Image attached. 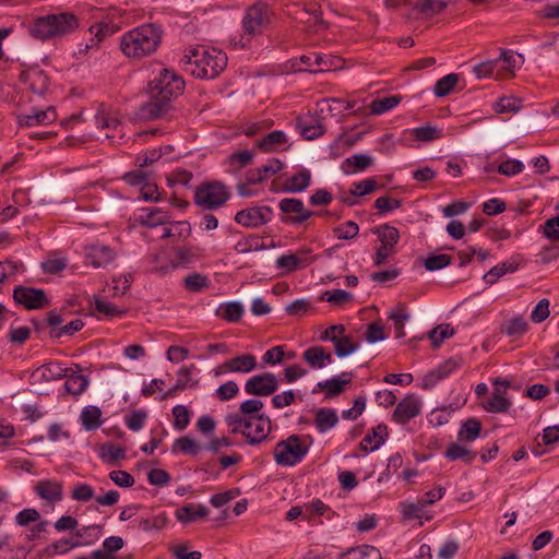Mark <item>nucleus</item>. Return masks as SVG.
Wrapping results in <instances>:
<instances>
[{"label": "nucleus", "mask_w": 559, "mask_h": 559, "mask_svg": "<svg viewBox=\"0 0 559 559\" xmlns=\"http://www.w3.org/2000/svg\"><path fill=\"white\" fill-rule=\"evenodd\" d=\"M102 412L96 406L85 407L81 414L82 424L87 430H95L102 425Z\"/></svg>", "instance_id": "c03bdc74"}, {"label": "nucleus", "mask_w": 559, "mask_h": 559, "mask_svg": "<svg viewBox=\"0 0 559 559\" xmlns=\"http://www.w3.org/2000/svg\"><path fill=\"white\" fill-rule=\"evenodd\" d=\"M359 233V226L353 222L347 221L333 228V234L338 239L350 240L354 239Z\"/></svg>", "instance_id": "3c124183"}, {"label": "nucleus", "mask_w": 559, "mask_h": 559, "mask_svg": "<svg viewBox=\"0 0 559 559\" xmlns=\"http://www.w3.org/2000/svg\"><path fill=\"white\" fill-rule=\"evenodd\" d=\"M373 233L378 235L381 245L388 246L389 248L395 247L400 239V231L397 228L383 224L374 227Z\"/></svg>", "instance_id": "72a5a7b5"}, {"label": "nucleus", "mask_w": 559, "mask_h": 559, "mask_svg": "<svg viewBox=\"0 0 559 559\" xmlns=\"http://www.w3.org/2000/svg\"><path fill=\"white\" fill-rule=\"evenodd\" d=\"M96 124L100 129L111 130L112 133H106L107 138H115L117 131H121V122L115 114L108 112L105 109V106L102 105L98 114L95 116Z\"/></svg>", "instance_id": "393cba45"}, {"label": "nucleus", "mask_w": 559, "mask_h": 559, "mask_svg": "<svg viewBox=\"0 0 559 559\" xmlns=\"http://www.w3.org/2000/svg\"><path fill=\"white\" fill-rule=\"evenodd\" d=\"M401 99L402 98L399 95H392L383 98L373 99L370 104V111L373 115L384 114L385 111L397 106Z\"/></svg>", "instance_id": "37998d69"}, {"label": "nucleus", "mask_w": 559, "mask_h": 559, "mask_svg": "<svg viewBox=\"0 0 559 559\" xmlns=\"http://www.w3.org/2000/svg\"><path fill=\"white\" fill-rule=\"evenodd\" d=\"M411 318V314L407 312L406 307L402 304H399L390 313L389 319L393 321L395 329V336L397 338L404 337V324Z\"/></svg>", "instance_id": "4c0bfd02"}, {"label": "nucleus", "mask_w": 559, "mask_h": 559, "mask_svg": "<svg viewBox=\"0 0 559 559\" xmlns=\"http://www.w3.org/2000/svg\"><path fill=\"white\" fill-rule=\"evenodd\" d=\"M388 437V427L383 424H379L373 427L360 441V448L365 452H372L380 448L384 443Z\"/></svg>", "instance_id": "aec40b11"}, {"label": "nucleus", "mask_w": 559, "mask_h": 559, "mask_svg": "<svg viewBox=\"0 0 559 559\" xmlns=\"http://www.w3.org/2000/svg\"><path fill=\"white\" fill-rule=\"evenodd\" d=\"M95 311L107 318L120 317L126 313V310L119 309L104 299H95Z\"/></svg>", "instance_id": "052dcab7"}, {"label": "nucleus", "mask_w": 559, "mask_h": 559, "mask_svg": "<svg viewBox=\"0 0 559 559\" xmlns=\"http://www.w3.org/2000/svg\"><path fill=\"white\" fill-rule=\"evenodd\" d=\"M278 389V379L272 372L255 374L245 383L247 394L257 396H269Z\"/></svg>", "instance_id": "9d476101"}, {"label": "nucleus", "mask_w": 559, "mask_h": 559, "mask_svg": "<svg viewBox=\"0 0 559 559\" xmlns=\"http://www.w3.org/2000/svg\"><path fill=\"white\" fill-rule=\"evenodd\" d=\"M311 437L292 435L275 445L274 457L278 465L294 466L302 461L309 451Z\"/></svg>", "instance_id": "39448f33"}, {"label": "nucleus", "mask_w": 559, "mask_h": 559, "mask_svg": "<svg viewBox=\"0 0 559 559\" xmlns=\"http://www.w3.org/2000/svg\"><path fill=\"white\" fill-rule=\"evenodd\" d=\"M201 445L191 437L183 436L175 440L173 452L181 451L185 454L195 456L201 451Z\"/></svg>", "instance_id": "79ce46f5"}, {"label": "nucleus", "mask_w": 559, "mask_h": 559, "mask_svg": "<svg viewBox=\"0 0 559 559\" xmlns=\"http://www.w3.org/2000/svg\"><path fill=\"white\" fill-rule=\"evenodd\" d=\"M126 456V451L123 448L115 445L112 443H105L100 448V457L106 463H114L118 460H122Z\"/></svg>", "instance_id": "8fccbe9b"}, {"label": "nucleus", "mask_w": 559, "mask_h": 559, "mask_svg": "<svg viewBox=\"0 0 559 559\" xmlns=\"http://www.w3.org/2000/svg\"><path fill=\"white\" fill-rule=\"evenodd\" d=\"M544 236L552 242H559V216L548 218L542 226Z\"/></svg>", "instance_id": "774afa93"}, {"label": "nucleus", "mask_w": 559, "mask_h": 559, "mask_svg": "<svg viewBox=\"0 0 559 559\" xmlns=\"http://www.w3.org/2000/svg\"><path fill=\"white\" fill-rule=\"evenodd\" d=\"M300 61L308 68L311 72H323L330 71L332 68V60L330 57L321 55V53H309L305 55L300 58Z\"/></svg>", "instance_id": "c756f323"}, {"label": "nucleus", "mask_w": 559, "mask_h": 559, "mask_svg": "<svg viewBox=\"0 0 559 559\" xmlns=\"http://www.w3.org/2000/svg\"><path fill=\"white\" fill-rule=\"evenodd\" d=\"M273 210L270 206H254L236 213L235 221L245 226L255 228L272 219Z\"/></svg>", "instance_id": "f8f14e48"}, {"label": "nucleus", "mask_w": 559, "mask_h": 559, "mask_svg": "<svg viewBox=\"0 0 559 559\" xmlns=\"http://www.w3.org/2000/svg\"><path fill=\"white\" fill-rule=\"evenodd\" d=\"M481 431V423L478 419L469 418L465 420L459 431L460 441L472 442L476 440Z\"/></svg>", "instance_id": "f704fd0d"}, {"label": "nucleus", "mask_w": 559, "mask_h": 559, "mask_svg": "<svg viewBox=\"0 0 559 559\" xmlns=\"http://www.w3.org/2000/svg\"><path fill=\"white\" fill-rule=\"evenodd\" d=\"M311 182V174L308 169H302L295 174L283 186V191L288 193H298L305 191Z\"/></svg>", "instance_id": "bb28decb"}, {"label": "nucleus", "mask_w": 559, "mask_h": 559, "mask_svg": "<svg viewBox=\"0 0 559 559\" xmlns=\"http://www.w3.org/2000/svg\"><path fill=\"white\" fill-rule=\"evenodd\" d=\"M335 354L337 357H345L358 348V343H355L352 335H343L333 342Z\"/></svg>", "instance_id": "49530a36"}, {"label": "nucleus", "mask_w": 559, "mask_h": 559, "mask_svg": "<svg viewBox=\"0 0 559 559\" xmlns=\"http://www.w3.org/2000/svg\"><path fill=\"white\" fill-rule=\"evenodd\" d=\"M278 209L283 213L281 221L284 224L299 226L320 212L307 209L300 199L284 198L278 203Z\"/></svg>", "instance_id": "6e6552de"}, {"label": "nucleus", "mask_w": 559, "mask_h": 559, "mask_svg": "<svg viewBox=\"0 0 559 559\" xmlns=\"http://www.w3.org/2000/svg\"><path fill=\"white\" fill-rule=\"evenodd\" d=\"M13 299L27 310H40L51 304L44 289L23 285L13 289Z\"/></svg>", "instance_id": "1a4fd4ad"}, {"label": "nucleus", "mask_w": 559, "mask_h": 559, "mask_svg": "<svg viewBox=\"0 0 559 559\" xmlns=\"http://www.w3.org/2000/svg\"><path fill=\"white\" fill-rule=\"evenodd\" d=\"M373 164V158L368 154H354L342 163V169L346 175L364 171Z\"/></svg>", "instance_id": "b1692460"}, {"label": "nucleus", "mask_w": 559, "mask_h": 559, "mask_svg": "<svg viewBox=\"0 0 559 559\" xmlns=\"http://www.w3.org/2000/svg\"><path fill=\"white\" fill-rule=\"evenodd\" d=\"M337 423L338 417L334 409L322 407L316 411L314 424L320 432L328 431L336 426Z\"/></svg>", "instance_id": "2f4dec72"}, {"label": "nucleus", "mask_w": 559, "mask_h": 559, "mask_svg": "<svg viewBox=\"0 0 559 559\" xmlns=\"http://www.w3.org/2000/svg\"><path fill=\"white\" fill-rule=\"evenodd\" d=\"M206 515L207 509L204 506L194 507L192 504H186L176 510V518L181 523H190Z\"/></svg>", "instance_id": "473e14b6"}, {"label": "nucleus", "mask_w": 559, "mask_h": 559, "mask_svg": "<svg viewBox=\"0 0 559 559\" xmlns=\"http://www.w3.org/2000/svg\"><path fill=\"white\" fill-rule=\"evenodd\" d=\"M79 20L73 13L62 12L37 16L28 25V33L36 39L48 40L74 32Z\"/></svg>", "instance_id": "20e7f679"}, {"label": "nucleus", "mask_w": 559, "mask_h": 559, "mask_svg": "<svg viewBox=\"0 0 559 559\" xmlns=\"http://www.w3.org/2000/svg\"><path fill=\"white\" fill-rule=\"evenodd\" d=\"M447 7L444 0H413L407 17L428 19L441 13Z\"/></svg>", "instance_id": "f3484780"}, {"label": "nucleus", "mask_w": 559, "mask_h": 559, "mask_svg": "<svg viewBox=\"0 0 559 559\" xmlns=\"http://www.w3.org/2000/svg\"><path fill=\"white\" fill-rule=\"evenodd\" d=\"M305 519L308 522H316L317 516L323 515L329 507L322 502L320 499H316L307 504H305Z\"/></svg>", "instance_id": "5fc2aeb1"}, {"label": "nucleus", "mask_w": 559, "mask_h": 559, "mask_svg": "<svg viewBox=\"0 0 559 559\" xmlns=\"http://www.w3.org/2000/svg\"><path fill=\"white\" fill-rule=\"evenodd\" d=\"M118 29L119 26L117 24L107 23L103 21L96 22L88 28V32L91 34L90 43L85 45L84 49H80V51L87 52L88 50L97 47L100 41L116 33Z\"/></svg>", "instance_id": "a211bd4d"}, {"label": "nucleus", "mask_w": 559, "mask_h": 559, "mask_svg": "<svg viewBox=\"0 0 559 559\" xmlns=\"http://www.w3.org/2000/svg\"><path fill=\"white\" fill-rule=\"evenodd\" d=\"M421 411V401L415 394H408L404 399H402L394 412H393V420L397 424L405 425L411 419L417 417Z\"/></svg>", "instance_id": "ddd939ff"}, {"label": "nucleus", "mask_w": 559, "mask_h": 559, "mask_svg": "<svg viewBox=\"0 0 559 559\" xmlns=\"http://www.w3.org/2000/svg\"><path fill=\"white\" fill-rule=\"evenodd\" d=\"M138 221L142 226L156 227L168 224V215L158 207H146L142 209Z\"/></svg>", "instance_id": "a878e982"}, {"label": "nucleus", "mask_w": 559, "mask_h": 559, "mask_svg": "<svg viewBox=\"0 0 559 559\" xmlns=\"http://www.w3.org/2000/svg\"><path fill=\"white\" fill-rule=\"evenodd\" d=\"M272 15V10L266 3L261 2L249 7L242 17V38L262 34L271 24Z\"/></svg>", "instance_id": "0eeeda50"}, {"label": "nucleus", "mask_w": 559, "mask_h": 559, "mask_svg": "<svg viewBox=\"0 0 559 559\" xmlns=\"http://www.w3.org/2000/svg\"><path fill=\"white\" fill-rule=\"evenodd\" d=\"M183 79L174 70L163 68L150 82V99L140 108V116L144 119H156L165 115L173 98L182 94Z\"/></svg>", "instance_id": "f257e3e1"}, {"label": "nucleus", "mask_w": 559, "mask_h": 559, "mask_svg": "<svg viewBox=\"0 0 559 559\" xmlns=\"http://www.w3.org/2000/svg\"><path fill=\"white\" fill-rule=\"evenodd\" d=\"M168 524V518L166 513H160L152 519H141L139 527L142 531L148 532L152 530H163Z\"/></svg>", "instance_id": "13d9d810"}, {"label": "nucleus", "mask_w": 559, "mask_h": 559, "mask_svg": "<svg viewBox=\"0 0 559 559\" xmlns=\"http://www.w3.org/2000/svg\"><path fill=\"white\" fill-rule=\"evenodd\" d=\"M519 267V264L515 262H502L498 265L491 267L483 277L485 283L492 285L495 284L500 277H502L507 273H513Z\"/></svg>", "instance_id": "e433bc0d"}, {"label": "nucleus", "mask_w": 559, "mask_h": 559, "mask_svg": "<svg viewBox=\"0 0 559 559\" xmlns=\"http://www.w3.org/2000/svg\"><path fill=\"white\" fill-rule=\"evenodd\" d=\"M286 143V134L283 131L275 130L258 140L255 145L263 152H274Z\"/></svg>", "instance_id": "cd10ccee"}, {"label": "nucleus", "mask_w": 559, "mask_h": 559, "mask_svg": "<svg viewBox=\"0 0 559 559\" xmlns=\"http://www.w3.org/2000/svg\"><path fill=\"white\" fill-rule=\"evenodd\" d=\"M227 187L219 181L203 182L195 188L194 203L203 210H216L229 199Z\"/></svg>", "instance_id": "423d86ee"}, {"label": "nucleus", "mask_w": 559, "mask_h": 559, "mask_svg": "<svg viewBox=\"0 0 559 559\" xmlns=\"http://www.w3.org/2000/svg\"><path fill=\"white\" fill-rule=\"evenodd\" d=\"M29 87L37 94H43L48 88V78L43 71H32L27 74Z\"/></svg>", "instance_id": "864d4df0"}, {"label": "nucleus", "mask_w": 559, "mask_h": 559, "mask_svg": "<svg viewBox=\"0 0 559 559\" xmlns=\"http://www.w3.org/2000/svg\"><path fill=\"white\" fill-rule=\"evenodd\" d=\"M66 377V390L73 395L82 394L88 386L90 381L84 374L73 372Z\"/></svg>", "instance_id": "ea45409f"}, {"label": "nucleus", "mask_w": 559, "mask_h": 559, "mask_svg": "<svg viewBox=\"0 0 559 559\" xmlns=\"http://www.w3.org/2000/svg\"><path fill=\"white\" fill-rule=\"evenodd\" d=\"M499 66V61L493 60H487L484 62H480L473 68L474 74L478 79L484 78H495L496 79V68Z\"/></svg>", "instance_id": "e2e57ef3"}, {"label": "nucleus", "mask_w": 559, "mask_h": 559, "mask_svg": "<svg viewBox=\"0 0 559 559\" xmlns=\"http://www.w3.org/2000/svg\"><path fill=\"white\" fill-rule=\"evenodd\" d=\"M511 407V402L502 396L500 388H495L491 397L484 404V408L489 413H506Z\"/></svg>", "instance_id": "58836bf2"}, {"label": "nucleus", "mask_w": 559, "mask_h": 559, "mask_svg": "<svg viewBox=\"0 0 559 559\" xmlns=\"http://www.w3.org/2000/svg\"><path fill=\"white\" fill-rule=\"evenodd\" d=\"M412 134L416 141L429 142L440 139L442 131L432 126H424L413 129Z\"/></svg>", "instance_id": "09e8293b"}, {"label": "nucleus", "mask_w": 559, "mask_h": 559, "mask_svg": "<svg viewBox=\"0 0 559 559\" xmlns=\"http://www.w3.org/2000/svg\"><path fill=\"white\" fill-rule=\"evenodd\" d=\"M75 535L83 539L84 542H76L71 545V547H78L83 544L88 545L94 540H97L102 535V526L100 525H90L84 526L81 530L75 532Z\"/></svg>", "instance_id": "a18cd8bd"}, {"label": "nucleus", "mask_w": 559, "mask_h": 559, "mask_svg": "<svg viewBox=\"0 0 559 559\" xmlns=\"http://www.w3.org/2000/svg\"><path fill=\"white\" fill-rule=\"evenodd\" d=\"M165 152H163V147L153 148L143 155L136 157V163L140 167H146L152 165L154 162L158 160L163 154H166L173 150L170 145L164 147Z\"/></svg>", "instance_id": "6e6d98bb"}, {"label": "nucleus", "mask_w": 559, "mask_h": 559, "mask_svg": "<svg viewBox=\"0 0 559 559\" xmlns=\"http://www.w3.org/2000/svg\"><path fill=\"white\" fill-rule=\"evenodd\" d=\"M445 457L451 461L462 460L463 462L471 464L475 457L476 453L469 450L467 447L462 445L460 443H451L445 453Z\"/></svg>", "instance_id": "c9c22d12"}, {"label": "nucleus", "mask_w": 559, "mask_h": 559, "mask_svg": "<svg viewBox=\"0 0 559 559\" xmlns=\"http://www.w3.org/2000/svg\"><path fill=\"white\" fill-rule=\"evenodd\" d=\"M271 430L272 425L267 416L248 417L243 437H246L249 444H259L266 440Z\"/></svg>", "instance_id": "9b49d317"}, {"label": "nucleus", "mask_w": 559, "mask_h": 559, "mask_svg": "<svg viewBox=\"0 0 559 559\" xmlns=\"http://www.w3.org/2000/svg\"><path fill=\"white\" fill-rule=\"evenodd\" d=\"M452 262V258L449 254L440 253V254H432L426 258L424 265L428 271H437L441 270L448 265H450Z\"/></svg>", "instance_id": "bf43d9fd"}, {"label": "nucleus", "mask_w": 559, "mask_h": 559, "mask_svg": "<svg viewBox=\"0 0 559 559\" xmlns=\"http://www.w3.org/2000/svg\"><path fill=\"white\" fill-rule=\"evenodd\" d=\"M459 82V75L455 73L447 74L445 76L441 78L437 81L433 87V92L439 97H444L449 95L453 88L455 87L456 83Z\"/></svg>", "instance_id": "de8ad7c7"}, {"label": "nucleus", "mask_w": 559, "mask_h": 559, "mask_svg": "<svg viewBox=\"0 0 559 559\" xmlns=\"http://www.w3.org/2000/svg\"><path fill=\"white\" fill-rule=\"evenodd\" d=\"M253 152L249 150L236 151L228 157V164L237 168H243L252 163Z\"/></svg>", "instance_id": "680f3d73"}, {"label": "nucleus", "mask_w": 559, "mask_h": 559, "mask_svg": "<svg viewBox=\"0 0 559 559\" xmlns=\"http://www.w3.org/2000/svg\"><path fill=\"white\" fill-rule=\"evenodd\" d=\"M193 370H195L194 364H190L189 366H185V367L180 368L178 370V379H177L176 384L173 388H170L168 391H166L162 395L160 400L164 401L169 397H174V396H176L177 392L183 391L188 386L197 384V381L193 382L192 384H190V382L192 381L191 373Z\"/></svg>", "instance_id": "4be33fe9"}, {"label": "nucleus", "mask_w": 559, "mask_h": 559, "mask_svg": "<svg viewBox=\"0 0 559 559\" xmlns=\"http://www.w3.org/2000/svg\"><path fill=\"white\" fill-rule=\"evenodd\" d=\"M147 418V413L144 409H133L124 417L126 426L131 431H139L143 428Z\"/></svg>", "instance_id": "603ef678"}, {"label": "nucleus", "mask_w": 559, "mask_h": 559, "mask_svg": "<svg viewBox=\"0 0 559 559\" xmlns=\"http://www.w3.org/2000/svg\"><path fill=\"white\" fill-rule=\"evenodd\" d=\"M227 56L222 50L197 46L187 49L181 59L185 71L198 79H215L227 67Z\"/></svg>", "instance_id": "f03ea898"}, {"label": "nucleus", "mask_w": 559, "mask_h": 559, "mask_svg": "<svg viewBox=\"0 0 559 559\" xmlns=\"http://www.w3.org/2000/svg\"><path fill=\"white\" fill-rule=\"evenodd\" d=\"M352 379L353 374L350 372H343L341 377H334L323 382H319L312 392L316 393L318 390H324L325 397L331 399L344 392L345 385L350 383Z\"/></svg>", "instance_id": "6ab92c4d"}, {"label": "nucleus", "mask_w": 559, "mask_h": 559, "mask_svg": "<svg viewBox=\"0 0 559 559\" xmlns=\"http://www.w3.org/2000/svg\"><path fill=\"white\" fill-rule=\"evenodd\" d=\"M116 259V252L106 245H92L85 249V263L93 267H104Z\"/></svg>", "instance_id": "dca6fc26"}, {"label": "nucleus", "mask_w": 559, "mask_h": 559, "mask_svg": "<svg viewBox=\"0 0 559 559\" xmlns=\"http://www.w3.org/2000/svg\"><path fill=\"white\" fill-rule=\"evenodd\" d=\"M163 31L156 24H143L120 39L121 51L129 58H143L156 51L162 41Z\"/></svg>", "instance_id": "7ed1b4c3"}, {"label": "nucleus", "mask_w": 559, "mask_h": 559, "mask_svg": "<svg viewBox=\"0 0 559 559\" xmlns=\"http://www.w3.org/2000/svg\"><path fill=\"white\" fill-rule=\"evenodd\" d=\"M243 311V306L239 301H230L219 305L215 314L227 322H238Z\"/></svg>", "instance_id": "c85d7f7f"}, {"label": "nucleus", "mask_w": 559, "mask_h": 559, "mask_svg": "<svg viewBox=\"0 0 559 559\" xmlns=\"http://www.w3.org/2000/svg\"><path fill=\"white\" fill-rule=\"evenodd\" d=\"M379 188L380 186L377 183L374 178H367L362 181L354 182L350 189V194L364 197L376 191Z\"/></svg>", "instance_id": "4d7b16f0"}, {"label": "nucleus", "mask_w": 559, "mask_h": 559, "mask_svg": "<svg viewBox=\"0 0 559 559\" xmlns=\"http://www.w3.org/2000/svg\"><path fill=\"white\" fill-rule=\"evenodd\" d=\"M528 330V324L522 317H515L503 323L501 332L511 337H520Z\"/></svg>", "instance_id": "a19ab883"}, {"label": "nucleus", "mask_w": 559, "mask_h": 559, "mask_svg": "<svg viewBox=\"0 0 559 559\" xmlns=\"http://www.w3.org/2000/svg\"><path fill=\"white\" fill-rule=\"evenodd\" d=\"M311 252V248L304 247L295 254L281 255L276 261V265L286 269L288 272L307 267L316 260V257L310 255Z\"/></svg>", "instance_id": "4468645a"}, {"label": "nucleus", "mask_w": 559, "mask_h": 559, "mask_svg": "<svg viewBox=\"0 0 559 559\" xmlns=\"http://www.w3.org/2000/svg\"><path fill=\"white\" fill-rule=\"evenodd\" d=\"M35 490L41 499L52 503L62 499V485L57 480H40Z\"/></svg>", "instance_id": "412c9836"}, {"label": "nucleus", "mask_w": 559, "mask_h": 559, "mask_svg": "<svg viewBox=\"0 0 559 559\" xmlns=\"http://www.w3.org/2000/svg\"><path fill=\"white\" fill-rule=\"evenodd\" d=\"M257 368V359L251 354H242L236 357H233L222 365H219L215 374L226 373V372H241L248 373Z\"/></svg>", "instance_id": "2eb2a0df"}, {"label": "nucleus", "mask_w": 559, "mask_h": 559, "mask_svg": "<svg viewBox=\"0 0 559 559\" xmlns=\"http://www.w3.org/2000/svg\"><path fill=\"white\" fill-rule=\"evenodd\" d=\"M341 559H382V555L374 546L360 545L343 552Z\"/></svg>", "instance_id": "7c9ffc66"}, {"label": "nucleus", "mask_w": 559, "mask_h": 559, "mask_svg": "<svg viewBox=\"0 0 559 559\" xmlns=\"http://www.w3.org/2000/svg\"><path fill=\"white\" fill-rule=\"evenodd\" d=\"M304 360L314 369H321L332 362V355L322 346H312L302 354Z\"/></svg>", "instance_id": "5701e85b"}, {"label": "nucleus", "mask_w": 559, "mask_h": 559, "mask_svg": "<svg viewBox=\"0 0 559 559\" xmlns=\"http://www.w3.org/2000/svg\"><path fill=\"white\" fill-rule=\"evenodd\" d=\"M453 333L454 331L449 324H440L429 332V338L433 347H438L445 338L452 336Z\"/></svg>", "instance_id": "338daca9"}, {"label": "nucleus", "mask_w": 559, "mask_h": 559, "mask_svg": "<svg viewBox=\"0 0 559 559\" xmlns=\"http://www.w3.org/2000/svg\"><path fill=\"white\" fill-rule=\"evenodd\" d=\"M71 498L75 501L87 502L94 498V489L88 484L79 483L73 487Z\"/></svg>", "instance_id": "69168bd1"}, {"label": "nucleus", "mask_w": 559, "mask_h": 559, "mask_svg": "<svg viewBox=\"0 0 559 559\" xmlns=\"http://www.w3.org/2000/svg\"><path fill=\"white\" fill-rule=\"evenodd\" d=\"M185 286L189 292L198 293L209 287V280L199 273H193L185 278Z\"/></svg>", "instance_id": "0e129e2a"}]
</instances>
